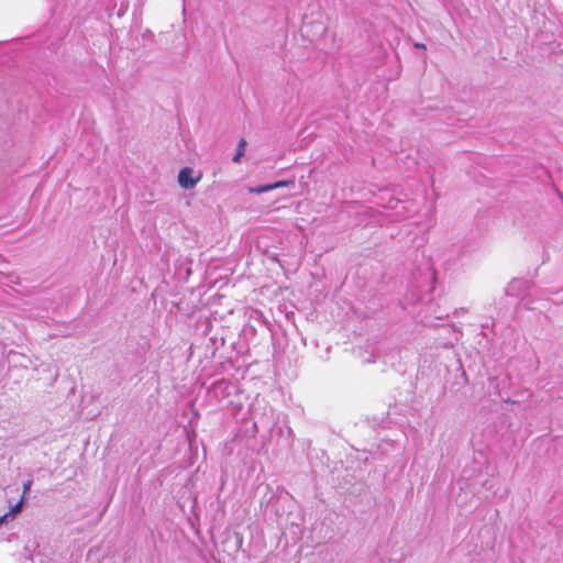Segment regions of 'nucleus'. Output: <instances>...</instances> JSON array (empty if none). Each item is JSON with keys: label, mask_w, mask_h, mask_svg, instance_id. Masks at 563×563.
<instances>
[{"label": "nucleus", "mask_w": 563, "mask_h": 563, "mask_svg": "<svg viewBox=\"0 0 563 563\" xmlns=\"http://www.w3.org/2000/svg\"><path fill=\"white\" fill-rule=\"evenodd\" d=\"M380 205L386 209L396 210L397 218H402L407 211L404 203L397 199L391 197L388 192H384L379 197Z\"/></svg>", "instance_id": "obj_1"}, {"label": "nucleus", "mask_w": 563, "mask_h": 563, "mask_svg": "<svg viewBox=\"0 0 563 563\" xmlns=\"http://www.w3.org/2000/svg\"><path fill=\"white\" fill-rule=\"evenodd\" d=\"M415 46L418 48H426V45L422 43H416Z\"/></svg>", "instance_id": "obj_8"}, {"label": "nucleus", "mask_w": 563, "mask_h": 563, "mask_svg": "<svg viewBox=\"0 0 563 563\" xmlns=\"http://www.w3.org/2000/svg\"><path fill=\"white\" fill-rule=\"evenodd\" d=\"M9 516V514H5L3 516H0V526L5 521L7 517Z\"/></svg>", "instance_id": "obj_7"}, {"label": "nucleus", "mask_w": 563, "mask_h": 563, "mask_svg": "<svg viewBox=\"0 0 563 563\" xmlns=\"http://www.w3.org/2000/svg\"><path fill=\"white\" fill-rule=\"evenodd\" d=\"M22 504H23V498H21L12 508L11 510L8 512L9 515H14L16 512H19L22 508Z\"/></svg>", "instance_id": "obj_6"}, {"label": "nucleus", "mask_w": 563, "mask_h": 563, "mask_svg": "<svg viewBox=\"0 0 563 563\" xmlns=\"http://www.w3.org/2000/svg\"><path fill=\"white\" fill-rule=\"evenodd\" d=\"M200 178V175H194V170L190 167H184L178 173V184L184 189H192Z\"/></svg>", "instance_id": "obj_2"}, {"label": "nucleus", "mask_w": 563, "mask_h": 563, "mask_svg": "<svg viewBox=\"0 0 563 563\" xmlns=\"http://www.w3.org/2000/svg\"><path fill=\"white\" fill-rule=\"evenodd\" d=\"M443 335L441 336L440 347L442 349H455L456 343L460 340V333L452 327L442 329Z\"/></svg>", "instance_id": "obj_3"}, {"label": "nucleus", "mask_w": 563, "mask_h": 563, "mask_svg": "<svg viewBox=\"0 0 563 563\" xmlns=\"http://www.w3.org/2000/svg\"><path fill=\"white\" fill-rule=\"evenodd\" d=\"M290 184H292V183L291 181H287V180H279V181H276V183H273V184H266V185H260V186H255V187H249L247 190L251 194H263V192L276 189V188L287 187Z\"/></svg>", "instance_id": "obj_4"}, {"label": "nucleus", "mask_w": 563, "mask_h": 563, "mask_svg": "<svg viewBox=\"0 0 563 563\" xmlns=\"http://www.w3.org/2000/svg\"><path fill=\"white\" fill-rule=\"evenodd\" d=\"M245 146H246V141L244 139H241L238 143V151H236V154L233 156L232 161L234 163H239L241 157L244 155V152H245Z\"/></svg>", "instance_id": "obj_5"}, {"label": "nucleus", "mask_w": 563, "mask_h": 563, "mask_svg": "<svg viewBox=\"0 0 563 563\" xmlns=\"http://www.w3.org/2000/svg\"><path fill=\"white\" fill-rule=\"evenodd\" d=\"M29 487H30V483H27L26 485H24V489H25V490H26V489H29Z\"/></svg>", "instance_id": "obj_9"}]
</instances>
